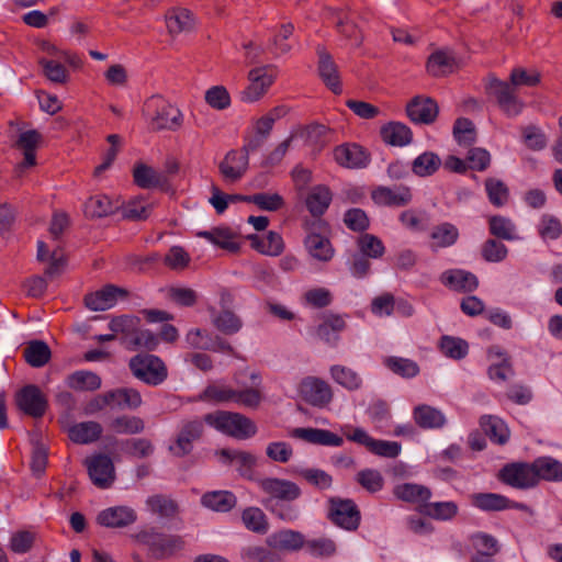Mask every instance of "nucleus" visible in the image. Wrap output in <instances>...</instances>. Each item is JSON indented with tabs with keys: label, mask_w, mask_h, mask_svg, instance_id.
<instances>
[{
	"label": "nucleus",
	"mask_w": 562,
	"mask_h": 562,
	"mask_svg": "<svg viewBox=\"0 0 562 562\" xmlns=\"http://www.w3.org/2000/svg\"><path fill=\"white\" fill-rule=\"evenodd\" d=\"M249 85L241 92V100L244 102H255L259 100L272 85L274 76L267 67L255 68L248 75Z\"/></svg>",
	"instance_id": "obj_15"
},
{
	"label": "nucleus",
	"mask_w": 562,
	"mask_h": 562,
	"mask_svg": "<svg viewBox=\"0 0 562 562\" xmlns=\"http://www.w3.org/2000/svg\"><path fill=\"white\" fill-rule=\"evenodd\" d=\"M248 203H254L262 211L276 212L285 204L284 199L279 193H256L249 195Z\"/></svg>",
	"instance_id": "obj_62"
},
{
	"label": "nucleus",
	"mask_w": 562,
	"mask_h": 562,
	"mask_svg": "<svg viewBox=\"0 0 562 562\" xmlns=\"http://www.w3.org/2000/svg\"><path fill=\"white\" fill-rule=\"evenodd\" d=\"M68 387L75 391H97L101 386V378L91 371L78 370L66 379Z\"/></svg>",
	"instance_id": "obj_42"
},
{
	"label": "nucleus",
	"mask_w": 562,
	"mask_h": 562,
	"mask_svg": "<svg viewBox=\"0 0 562 562\" xmlns=\"http://www.w3.org/2000/svg\"><path fill=\"white\" fill-rule=\"evenodd\" d=\"M430 238L435 241L436 247H450L457 243L459 231L453 224L446 222L432 228Z\"/></svg>",
	"instance_id": "obj_55"
},
{
	"label": "nucleus",
	"mask_w": 562,
	"mask_h": 562,
	"mask_svg": "<svg viewBox=\"0 0 562 562\" xmlns=\"http://www.w3.org/2000/svg\"><path fill=\"white\" fill-rule=\"evenodd\" d=\"M52 357L48 345L43 340H33L24 349L25 361L33 368L44 367Z\"/></svg>",
	"instance_id": "obj_48"
},
{
	"label": "nucleus",
	"mask_w": 562,
	"mask_h": 562,
	"mask_svg": "<svg viewBox=\"0 0 562 562\" xmlns=\"http://www.w3.org/2000/svg\"><path fill=\"white\" fill-rule=\"evenodd\" d=\"M245 527L259 535H265L269 529L266 514L259 507H247L241 514Z\"/></svg>",
	"instance_id": "obj_53"
},
{
	"label": "nucleus",
	"mask_w": 562,
	"mask_h": 562,
	"mask_svg": "<svg viewBox=\"0 0 562 562\" xmlns=\"http://www.w3.org/2000/svg\"><path fill=\"white\" fill-rule=\"evenodd\" d=\"M384 364L395 374L405 379H411L419 373L418 364L407 358L389 357L384 360Z\"/></svg>",
	"instance_id": "obj_59"
},
{
	"label": "nucleus",
	"mask_w": 562,
	"mask_h": 562,
	"mask_svg": "<svg viewBox=\"0 0 562 562\" xmlns=\"http://www.w3.org/2000/svg\"><path fill=\"white\" fill-rule=\"evenodd\" d=\"M441 166L440 157L432 151H425L412 162V171L417 177L432 176Z\"/></svg>",
	"instance_id": "obj_50"
},
{
	"label": "nucleus",
	"mask_w": 562,
	"mask_h": 562,
	"mask_svg": "<svg viewBox=\"0 0 562 562\" xmlns=\"http://www.w3.org/2000/svg\"><path fill=\"white\" fill-rule=\"evenodd\" d=\"M331 379L348 391H357L362 386V378L353 369L334 364L329 369Z\"/></svg>",
	"instance_id": "obj_45"
},
{
	"label": "nucleus",
	"mask_w": 562,
	"mask_h": 562,
	"mask_svg": "<svg viewBox=\"0 0 562 562\" xmlns=\"http://www.w3.org/2000/svg\"><path fill=\"white\" fill-rule=\"evenodd\" d=\"M218 454L224 462H237V470L243 476H251L252 469L257 462L252 453L243 450L222 449Z\"/></svg>",
	"instance_id": "obj_41"
},
{
	"label": "nucleus",
	"mask_w": 562,
	"mask_h": 562,
	"mask_svg": "<svg viewBox=\"0 0 562 562\" xmlns=\"http://www.w3.org/2000/svg\"><path fill=\"white\" fill-rule=\"evenodd\" d=\"M234 392L235 390L231 386L213 383L209 384L204 389V391L200 395V398L203 401H212L215 403H227L233 402Z\"/></svg>",
	"instance_id": "obj_64"
},
{
	"label": "nucleus",
	"mask_w": 562,
	"mask_h": 562,
	"mask_svg": "<svg viewBox=\"0 0 562 562\" xmlns=\"http://www.w3.org/2000/svg\"><path fill=\"white\" fill-rule=\"evenodd\" d=\"M299 476L317 490H328L333 485V476L326 471L317 468H304L297 470Z\"/></svg>",
	"instance_id": "obj_57"
},
{
	"label": "nucleus",
	"mask_w": 562,
	"mask_h": 562,
	"mask_svg": "<svg viewBox=\"0 0 562 562\" xmlns=\"http://www.w3.org/2000/svg\"><path fill=\"white\" fill-rule=\"evenodd\" d=\"M204 507L215 512L226 513L236 506L237 498L229 491L207 492L201 497Z\"/></svg>",
	"instance_id": "obj_38"
},
{
	"label": "nucleus",
	"mask_w": 562,
	"mask_h": 562,
	"mask_svg": "<svg viewBox=\"0 0 562 562\" xmlns=\"http://www.w3.org/2000/svg\"><path fill=\"white\" fill-rule=\"evenodd\" d=\"M302 398L316 407H324L330 403L333 391L330 385L322 379L307 376L299 385Z\"/></svg>",
	"instance_id": "obj_9"
},
{
	"label": "nucleus",
	"mask_w": 562,
	"mask_h": 562,
	"mask_svg": "<svg viewBox=\"0 0 562 562\" xmlns=\"http://www.w3.org/2000/svg\"><path fill=\"white\" fill-rule=\"evenodd\" d=\"M109 397L111 398V404L121 409H137L143 404L140 393L133 387H120L109 391Z\"/></svg>",
	"instance_id": "obj_46"
},
{
	"label": "nucleus",
	"mask_w": 562,
	"mask_h": 562,
	"mask_svg": "<svg viewBox=\"0 0 562 562\" xmlns=\"http://www.w3.org/2000/svg\"><path fill=\"white\" fill-rule=\"evenodd\" d=\"M419 513L432 519L446 521L458 515L459 507L452 501L434 503L428 501L427 504L422 505Z\"/></svg>",
	"instance_id": "obj_40"
},
{
	"label": "nucleus",
	"mask_w": 562,
	"mask_h": 562,
	"mask_svg": "<svg viewBox=\"0 0 562 562\" xmlns=\"http://www.w3.org/2000/svg\"><path fill=\"white\" fill-rule=\"evenodd\" d=\"M372 199L375 203L386 206H404L412 201V192L408 187L391 189L379 187L372 191Z\"/></svg>",
	"instance_id": "obj_28"
},
{
	"label": "nucleus",
	"mask_w": 562,
	"mask_h": 562,
	"mask_svg": "<svg viewBox=\"0 0 562 562\" xmlns=\"http://www.w3.org/2000/svg\"><path fill=\"white\" fill-rule=\"evenodd\" d=\"M127 296V290L113 284H106L100 290L87 294L85 296V304L90 311L103 312L112 308L119 300H125Z\"/></svg>",
	"instance_id": "obj_10"
},
{
	"label": "nucleus",
	"mask_w": 562,
	"mask_h": 562,
	"mask_svg": "<svg viewBox=\"0 0 562 562\" xmlns=\"http://www.w3.org/2000/svg\"><path fill=\"white\" fill-rule=\"evenodd\" d=\"M456 59L451 53L437 50L432 53L427 61V70L435 77H441L453 71Z\"/></svg>",
	"instance_id": "obj_47"
},
{
	"label": "nucleus",
	"mask_w": 562,
	"mask_h": 562,
	"mask_svg": "<svg viewBox=\"0 0 562 562\" xmlns=\"http://www.w3.org/2000/svg\"><path fill=\"white\" fill-rule=\"evenodd\" d=\"M486 92L494 97L502 112L514 117L521 113L525 103L516 94V90L507 81L499 80L495 76L487 78Z\"/></svg>",
	"instance_id": "obj_5"
},
{
	"label": "nucleus",
	"mask_w": 562,
	"mask_h": 562,
	"mask_svg": "<svg viewBox=\"0 0 562 562\" xmlns=\"http://www.w3.org/2000/svg\"><path fill=\"white\" fill-rule=\"evenodd\" d=\"M204 422L214 429L237 439L250 438L257 431L255 423L239 413L216 411L204 415Z\"/></svg>",
	"instance_id": "obj_1"
},
{
	"label": "nucleus",
	"mask_w": 562,
	"mask_h": 562,
	"mask_svg": "<svg viewBox=\"0 0 562 562\" xmlns=\"http://www.w3.org/2000/svg\"><path fill=\"white\" fill-rule=\"evenodd\" d=\"M133 177L135 183L143 189L165 188L168 184L164 173L144 164L135 166Z\"/></svg>",
	"instance_id": "obj_35"
},
{
	"label": "nucleus",
	"mask_w": 562,
	"mask_h": 562,
	"mask_svg": "<svg viewBox=\"0 0 562 562\" xmlns=\"http://www.w3.org/2000/svg\"><path fill=\"white\" fill-rule=\"evenodd\" d=\"M331 200L330 189L325 184H316L307 191L304 203L310 214L319 220L328 210Z\"/></svg>",
	"instance_id": "obj_22"
},
{
	"label": "nucleus",
	"mask_w": 562,
	"mask_h": 562,
	"mask_svg": "<svg viewBox=\"0 0 562 562\" xmlns=\"http://www.w3.org/2000/svg\"><path fill=\"white\" fill-rule=\"evenodd\" d=\"M137 519L135 510L127 506H114L101 510L97 522L106 528H124Z\"/></svg>",
	"instance_id": "obj_20"
},
{
	"label": "nucleus",
	"mask_w": 562,
	"mask_h": 562,
	"mask_svg": "<svg viewBox=\"0 0 562 562\" xmlns=\"http://www.w3.org/2000/svg\"><path fill=\"white\" fill-rule=\"evenodd\" d=\"M117 209L119 205L113 203L108 195L98 194L85 203L83 212L89 218H101L113 214Z\"/></svg>",
	"instance_id": "obj_39"
},
{
	"label": "nucleus",
	"mask_w": 562,
	"mask_h": 562,
	"mask_svg": "<svg viewBox=\"0 0 562 562\" xmlns=\"http://www.w3.org/2000/svg\"><path fill=\"white\" fill-rule=\"evenodd\" d=\"M316 52L318 56L319 77L335 94L341 93L342 89L338 68L331 55L323 46H318Z\"/></svg>",
	"instance_id": "obj_21"
},
{
	"label": "nucleus",
	"mask_w": 562,
	"mask_h": 562,
	"mask_svg": "<svg viewBox=\"0 0 562 562\" xmlns=\"http://www.w3.org/2000/svg\"><path fill=\"white\" fill-rule=\"evenodd\" d=\"M441 352L453 360H461L469 352L468 342L459 337L442 336L439 344Z\"/></svg>",
	"instance_id": "obj_54"
},
{
	"label": "nucleus",
	"mask_w": 562,
	"mask_h": 562,
	"mask_svg": "<svg viewBox=\"0 0 562 562\" xmlns=\"http://www.w3.org/2000/svg\"><path fill=\"white\" fill-rule=\"evenodd\" d=\"M347 327L345 316L328 314L316 327V337L329 347H337L340 341V333Z\"/></svg>",
	"instance_id": "obj_19"
},
{
	"label": "nucleus",
	"mask_w": 562,
	"mask_h": 562,
	"mask_svg": "<svg viewBox=\"0 0 562 562\" xmlns=\"http://www.w3.org/2000/svg\"><path fill=\"white\" fill-rule=\"evenodd\" d=\"M133 537L137 542L146 546L149 555L157 560L172 557L184 546V541L180 536L158 532L154 528L142 530Z\"/></svg>",
	"instance_id": "obj_3"
},
{
	"label": "nucleus",
	"mask_w": 562,
	"mask_h": 562,
	"mask_svg": "<svg viewBox=\"0 0 562 562\" xmlns=\"http://www.w3.org/2000/svg\"><path fill=\"white\" fill-rule=\"evenodd\" d=\"M88 472L93 484L100 488H108L115 479L114 464L106 454H98L86 461Z\"/></svg>",
	"instance_id": "obj_12"
},
{
	"label": "nucleus",
	"mask_w": 562,
	"mask_h": 562,
	"mask_svg": "<svg viewBox=\"0 0 562 562\" xmlns=\"http://www.w3.org/2000/svg\"><path fill=\"white\" fill-rule=\"evenodd\" d=\"M204 419H192L182 423L179 434L176 439V443L170 446V451L176 457H184L189 454L193 449V442L202 437Z\"/></svg>",
	"instance_id": "obj_11"
},
{
	"label": "nucleus",
	"mask_w": 562,
	"mask_h": 562,
	"mask_svg": "<svg viewBox=\"0 0 562 562\" xmlns=\"http://www.w3.org/2000/svg\"><path fill=\"white\" fill-rule=\"evenodd\" d=\"M537 484L539 481L562 482V462L543 456L532 461Z\"/></svg>",
	"instance_id": "obj_31"
},
{
	"label": "nucleus",
	"mask_w": 562,
	"mask_h": 562,
	"mask_svg": "<svg viewBox=\"0 0 562 562\" xmlns=\"http://www.w3.org/2000/svg\"><path fill=\"white\" fill-rule=\"evenodd\" d=\"M121 344L131 351L146 349L154 351L159 345V337L148 329H139L136 325L126 337H121Z\"/></svg>",
	"instance_id": "obj_29"
},
{
	"label": "nucleus",
	"mask_w": 562,
	"mask_h": 562,
	"mask_svg": "<svg viewBox=\"0 0 562 562\" xmlns=\"http://www.w3.org/2000/svg\"><path fill=\"white\" fill-rule=\"evenodd\" d=\"M102 432L101 424L94 420L76 423L67 429L69 439L78 445L95 442L101 438Z\"/></svg>",
	"instance_id": "obj_27"
},
{
	"label": "nucleus",
	"mask_w": 562,
	"mask_h": 562,
	"mask_svg": "<svg viewBox=\"0 0 562 562\" xmlns=\"http://www.w3.org/2000/svg\"><path fill=\"white\" fill-rule=\"evenodd\" d=\"M144 113L150 115L151 127L156 131H176L181 126L182 114L179 109L166 102L161 97L154 95L146 100Z\"/></svg>",
	"instance_id": "obj_4"
},
{
	"label": "nucleus",
	"mask_w": 562,
	"mask_h": 562,
	"mask_svg": "<svg viewBox=\"0 0 562 562\" xmlns=\"http://www.w3.org/2000/svg\"><path fill=\"white\" fill-rule=\"evenodd\" d=\"M498 477L505 484L518 490H527L537 485L532 462H515L506 464L499 471Z\"/></svg>",
	"instance_id": "obj_7"
},
{
	"label": "nucleus",
	"mask_w": 562,
	"mask_h": 562,
	"mask_svg": "<svg viewBox=\"0 0 562 562\" xmlns=\"http://www.w3.org/2000/svg\"><path fill=\"white\" fill-rule=\"evenodd\" d=\"M304 535L291 529L273 532L267 538L269 548L277 551H299L304 548Z\"/></svg>",
	"instance_id": "obj_23"
},
{
	"label": "nucleus",
	"mask_w": 562,
	"mask_h": 562,
	"mask_svg": "<svg viewBox=\"0 0 562 562\" xmlns=\"http://www.w3.org/2000/svg\"><path fill=\"white\" fill-rule=\"evenodd\" d=\"M439 112L437 102L431 98L415 97L406 105L407 116L414 123L431 124Z\"/></svg>",
	"instance_id": "obj_18"
},
{
	"label": "nucleus",
	"mask_w": 562,
	"mask_h": 562,
	"mask_svg": "<svg viewBox=\"0 0 562 562\" xmlns=\"http://www.w3.org/2000/svg\"><path fill=\"white\" fill-rule=\"evenodd\" d=\"M168 32L172 35L190 32L194 27V18L188 9L175 8L166 15Z\"/></svg>",
	"instance_id": "obj_37"
},
{
	"label": "nucleus",
	"mask_w": 562,
	"mask_h": 562,
	"mask_svg": "<svg viewBox=\"0 0 562 562\" xmlns=\"http://www.w3.org/2000/svg\"><path fill=\"white\" fill-rule=\"evenodd\" d=\"M257 484L269 496L268 498H272V504L276 502L291 503L302 494L296 483L284 479L263 477L258 480Z\"/></svg>",
	"instance_id": "obj_8"
},
{
	"label": "nucleus",
	"mask_w": 562,
	"mask_h": 562,
	"mask_svg": "<svg viewBox=\"0 0 562 562\" xmlns=\"http://www.w3.org/2000/svg\"><path fill=\"white\" fill-rule=\"evenodd\" d=\"M380 135L382 140L391 146L403 147L413 140L411 128L401 122H390L383 125Z\"/></svg>",
	"instance_id": "obj_32"
},
{
	"label": "nucleus",
	"mask_w": 562,
	"mask_h": 562,
	"mask_svg": "<svg viewBox=\"0 0 562 562\" xmlns=\"http://www.w3.org/2000/svg\"><path fill=\"white\" fill-rule=\"evenodd\" d=\"M393 494L396 498L403 502L417 504L418 509L422 507V505L427 504L432 495L430 488L416 483L398 484L394 487Z\"/></svg>",
	"instance_id": "obj_30"
},
{
	"label": "nucleus",
	"mask_w": 562,
	"mask_h": 562,
	"mask_svg": "<svg viewBox=\"0 0 562 562\" xmlns=\"http://www.w3.org/2000/svg\"><path fill=\"white\" fill-rule=\"evenodd\" d=\"M213 325L225 335L238 333L243 326L241 319L232 311L224 310L213 317Z\"/></svg>",
	"instance_id": "obj_60"
},
{
	"label": "nucleus",
	"mask_w": 562,
	"mask_h": 562,
	"mask_svg": "<svg viewBox=\"0 0 562 562\" xmlns=\"http://www.w3.org/2000/svg\"><path fill=\"white\" fill-rule=\"evenodd\" d=\"M308 231H312L307 227ZM304 246L307 254L315 260L321 262H328L335 255V249L330 240L317 233L310 232L305 239Z\"/></svg>",
	"instance_id": "obj_25"
},
{
	"label": "nucleus",
	"mask_w": 562,
	"mask_h": 562,
	"mask_svg": "<svg viewBox=\"0 0 562 562\" xmlns=\"http://www.w3.org/2000/svg\"><path fill=\"white\" fill-rule=\"evenodd\" d=\"M249 158L241 150H229L220 162V173L225 181L237 182L248 170Z\"/></svg>",
	"instance_id": "obj_16"
},
{
	"label": "nucleus",
	"mask_w": 562,
	"mask_h": 562,
	"mask_svg": "<svg viewBox=\"0 0 562 562\" xmlns=\"http://www.w3.org/2000/svg\"><path fill=\"white\" fill-rule=\"evenodd\" d=\"M110 429L120 435H137L144 431L145 422L138 416L121 415L113 418Z\"/></svg>",
	"instance_id": "obj_49"
},
{
	"label": "nucleus",
	"mask_w": 562,
	"mask_h": 562,
	"mask_svg": "<svg viewBox=\"0 0 562 562\" xmlns=\"http://www.w3.org/2000/svg\"><path fill=\"white\" fill-rule=\"evenodd\" d=\"M470 540L475 550L473 555L494 557L501 551L498 540L492 535L476 532L471 536Z\"/></svg>",
	"instance_id": "obj_52"
},
{
	"label": "nucleus",
	"mask_w": 562,
	"mask_h": 562,
	"mask_svg": "<svg viewBox=\"0 0 562 562\" xmlns=\"http://www.w3.org/2000/svg\"><path fill=\"white\" fill-rule=\"evenodd\" d=\"M196 236L205 238L212 244L231 252L239 250V243L236 240V234L228 227H214L210 231H201Z\"/></svg>",
	"instance_id": "obj_34"
},
{
	"label": "nucleus",
	"mask_w": 562,
	"mask_h": 562,
	"mask_svg": "<svg viewBox=\"0 0 562 562\" xmlns=\"http://www.w3.org/2000/svg\"><path fill=\"white\" fill-rule=\"evenodd\" d=\"M128 368L135 379L150 386H158L168 378L166 363L153 353L135 355L130 359Z\"/></svg>",
	"instance_id": "obj_2"
},
{
	"label": "nucleus",
	"mask_w": 562,
	"mask_h": 562,
	"mask_svg": "<svg viewBox=\"0 0 562 562\" xmlns=\"http://www.w3.org/2000/svg\"><path fill=\"white\" fill-rule=\"evenodd\" d=\"M328 518L338 527L353 531L360 525V510L349 498L331 497L328 499Z\"/></svg>",
	"instance_id": "obj_6"
},
{
	"label": "nucleus",
	"mask_w": 562,
	"mask_h": 562,
	"mask_svg": "<svg viewBox=\"0 0 562 562\" xmlns=\"http://www.w3.org/2000/svg\"><path fill=\"white\" fill-rule=\"evenodd\" d=\"M41 140V135L35 130L26 131L20 134L16 145L24 151L23 161L18 165L15 171L19 176L23 172L24 168L32 167L36 164L35 149Z\"/></svg>",
	"instance_id": "obj_33"
},
{
	"label": "nucleus",
	"mask_w": 562,
	"mask_h": 562,
	"mask_svg": "<svg viewBox=\"0 0 562 562\" xmlns=\"http://www.w3.org/2000/svg\"><path fill=\"white\" fill-rule=\"evenodd\" d=\"M249 239L251 247L263 255L278 256L284 248L282 237L276 232H269L263 237L251 235Z\"/></svg>",
	"instance_id": "obj_44"
},
{
	"label": "nucleus",
	"mask_w": 562,
	"mask_h": 562,
	"mask_svg": "<svg viewBox=\"0 0 562 562\" xmlns=\"http://www.w3.org/2000/svg\"><path fill=\"white\" fill-rule=\"evenodd\" d=\"M415 423L424 428H441L446 424V417L441 411L430 405H418L413 412Z\"/></svg>",
	"instance_id": "obj_36"
},
{
	"label": "nucleus",
	"mask_w": 562,
	"mask_h": 562,
	"mask_svg": "<svg viewBox=\"0 0 562 562\" xmlns=\"http://www.w3.org/2000/svg\"><path fill=\"white\" fill-rule=\"evenodd\" d=\"M304 548L314 558H330L336 553L335 541L326 537L305 540Z\"/></svg>",
	"instance_id": "obj_58"
},
{
	"label": "nucleus",
	"mask_w": 562,
	"mask_h": 562,
	"mask_svg": "<svg viewBox=\"0 0 562 562\" xmlns=\"http://www.w3.org/2000/svg\"><path fill=\"white\" fill-rule=\"evenodd\" d=\"M16 404L21 411L35 418L42 417L47 406L41 390L33 384L26 385L19 391Z\"/></svg>",
	"instance_id": "obj_14"
},
{
	"label": "nucleus",
	"mask_w": 562,
	"mask_h": 562,
	"mask_svg": "<svg viewBox=\"0 0 562 562\" xmlns=\"http://www.w3.org/2000/svg\"><path fill=\"white\" fill-rule=\"evenodd\" d=\"M290 436L312 445L325 447H340L344 443V439L340 436L321 428L299 427L292 429Z\"/></svg>",
	"instance_id": "obj_17"
},
{
	"label": "nucleus",
	"mask_w": 562,
	"mask_h": 562,
	"mask_svg": "<svg viewBox=\"0 0 562 562\" xmlns=\"http://www.w3.org/2000/svg\"><path fill=\"white\" fill-rule=\"evenodd\" d=\"M495 353L501 358L499 363L492 364L488 368V376L494 381L504 382L508 378L514 375V370L509 362V359L505 357V353L499 350L498 347H492L490 349V355Z\"/></svg>",
	"instance_id": "obj_61"
},
{
	"label": "nucleus",
	"mask_w": 562,
	"mask_h": 562,
	"mask_svg": "<svg viewBox=\"0 0 562 562\" xmlns=\"http://www.w3.org/2000/svg\"><path fill=\"white\" fill-rule=\"evenodd\" d=\"M440 281L442 284L457 292H473L479 286L476 276L461 269L445 271L440 277Z\"/></svg>",
	"instance_id": "obj_24"
},
{
	"label": "nucleus",
	"mask_w": 562,
	"mask_h": 562,
	"mask_svg": "<svg viewBox=\"0 0 562 562\" xmlns=\"http://www.w3.org/2000/svg\"><path fill=\"white\" fill-rule=\"evenodd\" d=\"M125 452L134 458L145 459L154 454L155 446L147 438H132L123 442Z\"/></svg>",
	"instance_id": "obj_63"
},
{
	"label": "nucleus",
	"mask_w": 562,
	"mask_h": 562,
	"mask_svg": "<svg viewBox=\"0 0 562 562\" xmlns=\"http://www.w3.org/2000/svg\"><path fill=\"white\" fill-rule=\"evenodd\" d=\"M490 233L504 240H516L519 237L517 236V229L514 222L502 215L491 216L488 220Z\"/></svg>",
	"instance_id": "obj_51"
},
{
	"label": "nucleus",
	"mask_w": 562,
	"mask_h": 562,
	"mask_svg": "<svg viewBox=\"0 0 562 562\" xmlns=\"http://www.w3.org/2000/svg\"><path fill=\"white\" fill-rule=\"evenodd\" d=\"M480 425L485 435L494 442L504 445L509 439V430L505 423L498 417L484 415L480 419Z\"/></svg>",
	"instance_id": "obj_43"
},
{
	"label": "nucleus",
	"mask_w": 562,
	"mask_h": 562,
	"mask_svg": "<svg viewBox=\"0 0 562 562\" xmlns=\"http://www.w3.org/2000/svg\"><path fill=\"white\" fill-rule=\"evenodd\" d=\"M334 158L342 167L362 168L369 162V156L356 144L340 145L334 150Z\"/></svg>",
	"instance_id": "obj_26"
},
{
	"label": "nucleus",
	"mask_w": 562,
	"mask_h": 562,
	"mask_svg": "<svg viewBox=\"0 0 562 562\" xmlns=\"http://www.w3.org/2000/svg\"><path fill=\"white\" fill-rule=\"evenodd\" d=\"M471 503L483 512H501L510 508L522 512L529 510L526 504L510 501L506 496L496 493H475L471 495Z\"/></svg>",
	"instance_id": "obj_13"
},
{
	"label": "nucleus",
	"mask_w": 562,
	"mask_h": 562,
	"mask_svg": "<svg viewBox=\"0 0 562 562\" xmlns=\"http://www.w3.org/2000/svg\"><path fill=\"white\" fill-rule=\"evenodd\" d=\"M147 507L161 518H172L178 513L177 503L164 495H154L147 498Z\"/></svg>",
	"instance_id": "obj_56"
}]
</instances>
